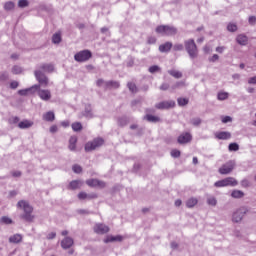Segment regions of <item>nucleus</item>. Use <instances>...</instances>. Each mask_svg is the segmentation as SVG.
Segmentation results:
<instances>
[{
    "instance_id": "f257e3e1",
    "label": "nucleus",
    "mask_w": 256,
    "mask_h": 256,
    "mask_svg": "<svg viewBox=\"0 0 256 256\" xmlns=\"http://www.w3.org/2000/svg\"><path fill=\"white\" fill-rule=\"evenodd\" d=\"M17 208L23 209L24 214L21 215V218L24 219V221H28V223L33 222L35 216L33 215V207L29 205V202L21 200L17 203Z\"/></svg>"
},
{
    "instance_id": "f03ea898",
    "label": "nucleus",
    "mask_w": 256,
    "mask_h": 256,
    "mask_svg": "<svg viewBox=\"0 0 256 256\" xmlns=\"http://www.w3.org/2000/svg\"><path fill=\"white\" fill-rule=\"evenodd\" d=\"M184 47L190 59H197V57H199V49H197V44H195L194 39L185 40Z\"/></svg>"
},
{
    "instance_id": "7ed1b4c3",
    "label": "nucleus",
    "mask_w": 256,
    "mask_h": 256,
    "mask_svg": "<svg viewBox=\"0 0 256 256\" xmlns=\"http://www.w3.org/2000/svg\"><path fill=\"white\" fill-rule=\"evenodd\" d=\"M247 213H249V208L247 206L237 208L232 214L233 223H241Z\"/></svg>"
},
{
    "instance_id": "20e7f679",
    "label": "nucleus",
    "mask_w": 256,
    "mask_h": 256,
    "mask_svg": "<svg viewBox=\"0 0 256 256\" xmlns=\"http://www.w3.org/2000/svg\"><path fill=\"white\" fill-rule=\"evenodd\" d=\"M156 33L163 36L177 35V28L169 25H160L156 27Z\"/></svg>"
},
{
    "instance_id": "39448f33",
    "label": "nucleus",
    "mask_w": 256,
    "mask_h": 256,
    "mask_svg": "<svg viewBox=\"0 0 256 256\" xmlns=\"http://www.w3.org/2000/svg\"><path fill=\"white\" fill-rule=\"evenodd\" d=\"M34 75L39 83L35 85H39V89H41V87H47V85H49V78L46 77L45 73H43L41 70H35Z\"/></svg>"
},
{
    "instance_id": "423d86ee",
    "label": "nucleus",
    "mask_w": 256,
    "mask_h": 256,
    "mask_svg": "<svg viewBox=\"0 0 256 256\" xmlns=\"http://www.w3.org/2000/svg\"><path fill=\"white\" fill-rule=\"evenodd\" d=\"M91 57H93V54L89 50H82L74 55V59L78 63H85V61H89Z\"/></svg>"
},
{
    "instance_id": "0eeeda50",
    "label": "nucleus",
    "mask_w": 256,
    "mask_h": 256,
    "mask_svg": "<svg viewBox=\"0 0 256 256\" xmlns=\"http://www.w3.org/2000/svg\"><path fill=\"white\" fill-rule=\"evenodd\" d=\"M105 141L103 138H95L93 141H90L86 143L85 145V151H95V149H98V147H101Z\"/></svg>"
},
{
    "instance_id": "6e6552de",
    "label": "nucleus",
    "mask_w": 256,
    "mask_h": 256,
    "mask_svg": "<svg viewBox=\"0 0 256 256\" xmlns=\"http://www.w3.org/2000/svg\"><path fill=\"white\" fill-rule=\"evenodd\" d=\"M37 90H39V85H33L30 88L19 90L18 95H21V97H27V95H35Z\"/></svg>"
},
{
    "instance_id": "1a4fd4ad",
    "label": "nucleus",
    "mask_w": 256,
    "mask_h": 256,
    "mask_svg": "<svg viewBox=\"0 0 256 256\" xmlns=\"http://www.w3.org/2000/svg\"><path fill=\"white\" fill-rule=\"evenodd\" d=\"M155 107L156 109H173V107H175V101H162L160 103H157Z\"/></svg>"
},
{
    "instance_id": "9d476101",
    "label": "nucleus",
    "mask_w": 256,
    "mask_h": 256,
    "mask_svg": "<svg viewBox=\"0 0 256 256\" xmlns=\"http://www.w3.org/2000/svg\"><path fill=\"white\" fill-rule=\"evenodd\" d=\"M94 231L98 235H105V233H109V226L98 223L94 226Z\"/></svg>"
},
{
    "instance_id": "9b49d317",
    "label": "nucleus",
    "mask_w": 256,
    "mask_h": 256,
    "mask_svg": "<svg viewBox=\"0 0 256 256\" xmlns=\"http://www.w3.org/2000/svg\"><path fill=\"white\" fill-rule=\"evenodd\" d=\"M86 184L89 187H100V189H104V187H106L105 182L97 179H89L86 181Z\"/></svg>"
},
{
    "instance_id": "f8f14e48",
    "label": "nucleus",
    "mask_w": 256,
    "mask_h": 256,
    "mask_svg": "<svg viewBox=\"0 0 256 256\" xmlns=\"http://www.w3.org/2000/svg\"><path fill=\"white\" fill-rule=\"evenodd\" d=\"M38 92V97L42 99V101H49L51 99V91L49 90H44L39 88L36 90Z\"/></svg>"
},
{
    "instance_id": "ddd939ff",
    "label": "nucleus",
    "mask_w": 256,
    "mask_h": 256,
    "mask_svg": "<svg viewBox=\"0 0 256 256\" xmlns=\"http://www.w3.org/2000/svg\"><path fill=\"white\" fill-rule=\"evenodd\" d=\"M191 139H193V136L189 132H185L178 137V143L185 145V143H190Z\"/></svg>"
},
{
    "instance_id": "4468645a",
    "label": "nucleus",
    "mask_w": 256,
    "mask_h": 256,
    "mask_svg": "<svg viewBox=\"0 0 256 256\" xmlns=\"http://www.w3.org/2000/svg\"><path fill=\"white\" fill-rule=\"evenodd\" d=\"M78 199H80V201H85V199L87 201H91V199H97V194L95 193L87 194L86 192H80L78 194Z\"/></svg>"
},
{
    "instance_id": "2eb2a0df",
    "label": "nucleus",
    "mask_w": 256,
    "mask_h": 256,
    "mask_svg": "<svg viewBox=\"0 0 256 256\" xmlns=\"http://www.w3.org/2000/svg\"><path fill=\"white\" fill-rule=\"evenodd\" d=\"M73 238L71 237H66L61 241V247L63 249H71V247H73Z\"/></svg>"
},
{
    "instance_id": "dca6fc26",
    "label": "nucleus",
    "mask_w": 256,
    "mask_h": 256,
    "mask_svg": "<svg viewBox=\"0 0 256 256\" xmlns=\"http://www.w3.org/2000/svg\"><path fill=\"white\" fill-rule=\"evenodd\" d=\"M83 116L86 117L87 119H93V108H91V104H86L84 111H83Z\"/></svg>"
},
{
    "instance_id": "f3484780",
    "label": "nucleus",
    "mask_w": 256,
    "mask_h": 256,
    "mask_svg": "<svg viewBox=\"0 0 256 256\" xmlns=\"http://www.w3.org/2000/svg\"><path fill=\"white\" fill-rule=\"evenodd\" d=\"M172 47H173V43L166 42L159 46V51H160V53H169V51H171Z\"/></svg>"
},
{
    "instance_id": "a211bd4d",
    "label": "nucleus",
    "mask_w": 256,
    "mask_h": 256,
    "mask_svg": "<svg viewBox=\"0 0 256 256\" xmlns=\"http://www.w3.org/2000/svg\"><path fill=\"white\" fill-rule=\"evenodd\" d=\"M236 41H237V44L238 45H247V43H249V38H247L246 35L244 34H239L237 37H236Z\"/></svg>"
},
{
    "instance_id": "6ab92c4d",
    "label": "nucleus",
    "mask_w": 256,
    "mask_h": 256,
    "mask_svg": "<svg viewBox=\"0 0 256 256\" xmlns=\"http://www.w3.org/2000/svg\"><path fill=\"white\" fill-rule=\"evenodd\" d=\"M115 241H118V242L123 241V236L121 235L107 236L104 240V243H114Z\"/></svg>"
},
{
    "instance_id": "aec40b11",
    "label": "nucleus",
    "mask_w": 256,
    "mask_h": 256,
    "mask_svg": "<svg viewBox=\"0 0 256 256\" xmlns=\"http://www.w3.org/2000/svg\"><path fill=\"white\" fill-rule=\"evenodd\" d=\"M237 185H239V182L235 178L233 177L225 178L226 187H237Z\"/></svg>"
},
{
    "instance_id": "412c9836",
    "label": "nucleus",
    "mask_w": 256,
    "mask_h": 256,
    "mask_svg": "<svg viewBox=\"0 0 256 256\" xmlns=\"http://www.w3.org/2000/svg\"><path fill=\"white\" fill-rule=\"evenodd\" d=\"M53 65L52 64H42L38 71H41L42 73H53Z\"/></svg>"
},
{
    "instance_id": "4be33fe9",
    "label": "nucleus",
    "mask_w": 256,
    "mask_h": 256,
    "mask_svg": "<svg viewBox=\"0 0 256 256\" xmlns=\"http://www.w3.org/2000/svg\"><path fill=\"white\" fill-rule=\"evenodd\" d=\"M32 125H33V121L31 120H23L18 123L19 129H31Z\"/></svg>"
},
{
    "instance_id": "5701e85b",
    "label": "nucleus",
    "mask_w": 256,
    "mask_h": 256,
    "mask_svg": "<svg viewBox=\"0 0 256 256\" xmlns=\"http://www.w3.org/2000/svg\"><path fill=\"white\" fill-rule=\"evenodd\" d=\"M236 165L237 163L235 162V160L228 161L225 166V173H231V171L235 169Z\"/></svg>"
},
{
    "instance_id": "b1692460",
    "label": "nucleus",
    "mask_w": 256,
    "mask_h": 256,
    "mask_svg": "<svg viewBox=\"0 0 256 256\" xmlns=\"http://www.w3.org/2000/svg\"><path fill=\"white\" fill-rule=\"evenodd\" d=\"M120 84L118 81H107L105 83V89H119Z\"/></svg>"
},
{
    "instance_id": "393cba45",
    "label": "nucleus",
    "mask_w": 256,
    "mask_h": 256,
    "mask_svg": "<svg viewBox=\"0 0 256 256\" xmlns=\"http://www.w3.org/2000/svg\"><path fill=\"white\" fill-rule=\"evenodd\" d=\"M231 197L233 199H243L245 197V192H243L241 190H233L231 192Z\"/></svg>"
},
{
    "instance_id": "a878e982",
    "label": "nucleus",
    "mask_w": 256,
    "mask_h": 256,
    "mask_svg": "<svg viewBox=\"0 0 256 256\" xmlns=\"http://www.w3.org/2000/svg\"><path fill=\"white\" fill-rule=\"evenodd\" d=\"M21 241H23V235L21 234H14L9 237V243H21Z\"/></svg>"
},
{
    "instance_id": "bb28decb",
    "label": "nucleus",
    "mask_w": 256,
    "mask_h": 256,
    "mask_svg": "<svg viewBox=\"0 0 256 256\" xmlns=\"http://www.w3.org/2000/svg\"><path fill=\"white\" fill-rule=\"evenodd\" d=\"M168 73L171 77H174V79H181L183 77V73L176 69L168 70Z\"/></svg>"
},
{
    "instance_id": "cd10ccee",
    "label": "nucleus",
    "mask_w": 256,
    "mask_h": 256,
    "mask_svg": "<svg viewBox=\"0 0 256 256\" xmlns=\"http://www.w3.org/2000/svg\"><path fill=\"white\" fill-rule=\"evenodd\" d=\"M43 120L44 121H55V113L49 111V112H46L45 114H43L42 116Z\"/></svg>"
},
{
    "instance_id": "c85d7f7f",
    "label": "nucleus",
    "mask_w": 256,
    "mask_h": 256,
    "mask_svg": "<svg viewBox=\"0 0 256 256\" xmlns=\"http://www.w3.org/2000/svg\"><path fill=\"white\" fill-rule=\"evenodd\" d=\"M77 145V136H72L69 139V149L70 151H75Z\"/></svg>"
},
{
    "instance_id": "c756f323",
    "label": "nucleus",
    "mask_w": 256,
    "mask_h": 256,
    "mask_svg": "<svg viewBox=\"0 0 256 256\" xmlns=\"http://www.w3.org/2000/svg\"><path fill=\"white\" fill-rule=\"evenodd\" d=\"M197 203H199V201L197 200V198H190L186 201V206L191 209L193 207H195V205H197Z\"/></svg>"
},
{
    "instance_id": "7c9ffc66",
    "label": "nucleus",
    "mask_w": 256,
    "mask_h": 256,
    "mask_svg": "<svg viewBox=\"0 0 256 256\" xmlns=\"http://www.w3.org/2000/svg\"><path fill=\"white\" fill-rule=\"evenodd\" d=\"M146 119L147 121H149V123H159V121H161V118H159L158 116H154V115H146Z\"/></svg>"
},
{
    "instance_id": "2f4dec72",
    "label": "nucleus",
    "mask_w": 256,
    "mask_h": 256,
    "mask_svg": "<svg viewBox=\"0 0 256 256\" xmlns=\"http://www.w3.org/2000/svg\"><path fill=\"white\" fill-rule=\"evenodd\" d=\"M83 185V182L81 180H73L70 182V187L71 189H79Z\"/></svg>"
},
{
    "instance_id": "473e14b6",
    "label": "nucleus",
    "mask_w": 256,
    "mask_h": 256,
    "mask_svg": "<svg viewBox=\"0 0 256 256\" xmlns=\"http://www.w3.org/2000/svg\"><path fill=\"white\" fill-rule=\"evenodd\" d=\"M228 151H230V153L239 151V145L237 144V142L230 143L228 145Z\"/></svg>"
},
{
    "instance_id": "72a5a7b5",
    "label": "nucleus",
    "mask_w": 256,
    "mask_h": 256,
    "mask_svg": "<svg viewBox=\"0 0 256 256\" xmlns=\"http://www.w3.org/2000/svg\"><path fill=\"white\" fill-rule=\"evenodd\" d=\"M5 11H13L15 9V3L8 1L4 4Z\"/></svg>"
},
{
    "instance_id": "f704fd0d",
    "label": "nucleus",
    "mask_w": 256,
    "mask_h": 256,
    "mask_svg": "<svg viewBox=\"0 0 256 256\" xmlns=\"http://www.w3.org/2000/svg\"><path fill=\"white\" fill-rule=\"evenodd\" d=\"M129 123V118L127 117H121L118 119V125L119 127H125Z\"/></svg>"
},
{
    "instance_id": "c9c22d12",
    "label": "nucleus",
    "mask_w": 256,
    "mask_h": 256,
    "mask_svg": "<svg viewBox=\"0 0 256 256\" xmlns=\"http://www.w3.org/2000/svg\"><path fill=\"white\" fill-rule=\"evenodd\" d=\"M127 87L129 89V91H131V93H137V91H138L137 85H135V83H133V82H128Z\"/></svg>"
},
{
    "instance_id": "e433bc0d",
    "label": "nucleus",
    "mask_w": 256,
    "mask_h": 256,
    "mask_svg": "<svg viewBox=\"0 0 256 256\" xmlns=\"http://www.w3.org/2000/svg\"><path fill=\"white\" fill-rule=\"evenodd\" d=\"M19 121H21L19 117L11 116L8 120V123H10V125H17V123L19 124Z\"/></svg>"
},
{
    "instance_id": "4c0bfd02",
    "label": "nucleus",
    "mask_w": 256,
    "mask_h": 256,
    "mask_svg": "<svg viewBox=\"0 0 256 256\" xmlns=\"http://www.w3.org/2000/svg\"><path fill=\"white\" fill-rule=\"evenodd\" d=\"M0 223H3L4 225H11V223H13V220L7 216H3L0 219Z\"/></svg>"
},
{
    "instance_id": "58836bf2",
    "label": "nucleus",
    "mask_w": 256,
    "mask_h": 256,
    "mask_svg": "<svg viewBox=\"0 0 256 256\" xmlns=\"http://www.w3.org/2000/svg\"><path fill=\"white\" fill-rule=\"evenodd\" d=\"M52 42L56 45H58V43H61V34L56 33L52 36Z\"/></svg>"
},
{
    "instance_id": "ea45409f",
    "label": "nucleus",
    "mask_w": 256,
    "mask_h": 256,
    "mask_svg": "<svg viewBox=\"0 0 256 256\" xmlns=\"http://www.w3.org/2000/svg\"><path fill=\"white\" fill-rule=\"evenodd\" d=\"M191 125H193L194 127H199V125H201L202 121L201 118H192L190 120Z\"/></svg>"
},
{
    "instance_id": "a19ab883",
    "label": "nucleus",
    "mask_w": 256,
    "mask_h": 256,
    "mask_svg": "<svg viewBox=\"0 0 256 256\" xmlns=\"http://www.w3.org/2000/svg\"><path fill=\"white\" fill-rule=\"evenodd\" d=\"M207 203H208V205L215 207L217 205V199H215V197H213V196H209L207 198Z\"/></svg>"
},
{
    "instance_id": "79ce46f5",
    "label": "nucleus",
    "mask_w": 256,
    "mask_h": 256,
    "mask_svg": "<svg viewBox=\"0 0 256 256\" xmlns=\"http://www.w3.org/2000/svg\"><path fill=\"white\" fill-rule=\"evenodd\" d=\"M227 30L230 31V33H235V31H237V24L229 23L227 25Z\"/></svg>"
},
{
    "instance_id": "37998d69",
    "label": "nucleus",
    "mask_w": 256,
    "mask_h": 256,
    "mask_svg": "<svg viewBox=\"0 0 256 256\" xmlns=\"http://www.w3.org/2000/svg\"><path fill=\"white\" fill-rule=\"evenodd\" d=\"M73 131H81L83 129V125L80 122H75L72 124Z\"/></svg>"
},
{
    "instance_id": "c03bdc74",
    "label": "nucleus",
    "mask_w": 256,
    "mask_h": 256,
    "mask_svg": "<svg viewBox=\"0 0 256 256\" xmlns=\"http://www.w3.org/2000/svg\"><path fill=\"white\" fill-rule=\"evenodd\" d=\"M178 105L180 107H185L189 103V100L187 98H178Z\"/></svg>"
},
{
    "instance_id": "a18cd8bd",
    "label": "nucleus",
    "mask_w": 256,
    "mask_h": 256,
    "mask_svg": "<svg viewBox=\"0 0 256 256\" xmlns=\"http://www.w3.org/2000/svg\"><path fill=\"white\" fill-rule=\"evenodd\" d=\"M22 72H23V68H21V66H13L12 73L14 75H19Z\"/></svg>"
},
{
    "instance_id": "49530a36",
    "label": "nucleus",
    "mask_w": 256,
    "mask_h": 256,
    "mask_svg": "<svg viewBox=\"0 0 256 256\" xmlns=\"http://www.w3.org/2000/svg\"><path fill=\"white\" fill-rule=\"evenodd\" d=\"M181 87H185L184 81L176 82L175 84L172 85L171 89L175 90V89H179Z\"/></svg>"
},
{
    "instance_id": "de8ad7c7",
    "label": "nucleus",
    "mask_w": 256,
    "mask_h": 256,
    "mask_svg": "<svg viewBox=\"0 0 256 256\" xmlns=\"http://www.w3.org/2000/svg\"><path fill=\"white\" fill-rule=\"evenodd\" d=\"M161 71V67L154 65L149 68V73H159Z\"/></svg>"
},
{
    "instance_id": "09e8293b",
    "label": "nucleus",
    "mask_w": 256,
    "mask_h": 256,
    "mask_svg": "<svg viewBox=\"0 0 256 256\" xmlns=\"http://www.w3.org/2000/svg\"><path fill=\"white\" fill-rule=\"evenodd\" d=\"M29 6V1L27 0H19L18 7L25 8Z\"/></svg>"
},
{
    "instance_id": "8fccbe9b",
    "label": "nucleus",
    "mask_w": 256,
    "mask_h": 256,
    "mask_svg": "<svg viewBox=\"0 0 256 256\" xmlns=\"http://www.w3.org/2000/svg\"><path fill=\"white\" fill-rule=\"evenodd\" d=\"M147 43L149 45H155L157 43V38H155V36H150L148 37Z\"/></svg>"
},
{
    "instance_id": "3c124183",
    "label": "nucleus",
    "mask_w": 256,
    "mask_h": 256,
    "mask_svg": "<svg viewBox=\"0 0 256 256\" xmlns=\"http://www.w3.org/2000/svg\"><path fill=\"white\" fill-rule=\"evenodd\" d=\"M72 169H73L74 173H81V171H83V168L80 165H77V164L74 165L72 167Z\"/></svg>"
},
{
    "instance_id": "603ef678",
    "label": "nucleus",
    "mask_w": 256,
    "mask_h": 256,
    "mask_svg": "<svg viewBox=\"0 0 256 256\" xmlns=\"http://www.w3.org/2000/svg\"><path fill=\"white\" fill-rule=\"evenodd\" d=\"M7 79H9V74L7 72L0 74V81H7Z\"/></svg>"
},
{
    "instance_id": "864d4df0",
    "label": "nucleus",
    "mask_w": 256,
    "mask_h": 256,
    "mask_svg": "<svg viewBox=\"0 0 256 256\" xmlns=\"http://www.w3.org/2000/svg\"><path fill=\"white\" fill-rule=\"evenodd\" d=\"M171 155H172V157L177 159V157H181V151H179V150H172L171 151Z\"/></svg>"
},
{
    "instance_id": "5fc2aeb1",
    "label": "nucleus",
    "mask_w": 256,
    "mask_h": 256,
    "mask_svg": "<svg viewBox=\"0 0 256 256\" xmlns=\"http://www.w3.org/2000/svg\"><path fill=\"white\" fill-rule=\"evenodd\" d=\"M173 49H174V51H183L184 46H183V44H175L173 46Z\"/></svg>"
},
{
    "instance_id": "6e6d98bb",
    "label": "nucleus",
    "mask_w": 256,
    "mask_h": 256,
    "mask_svg": "<svg viewBox=\"0 0 256 256\" xmlns=\"http://www.w3.org/2000/svg\"><path fill=\"white\" fill-rule=\"evenodd\" d=\"M105 83H107V81H105L103 79H99V80H97L96 85L98 87H104V89H105Z\"/></svg>"
},
{
    "instance_id": "4d7b16f0",
    "label": "nucleus",
    "mask_w": 256,
    "mask_h": 256,
    "mask_svg": "<svg viewBox=\"0 0 256 256\" xmlns=\"http://www.w3.org/2000/svg\"><path fill=\"white\" fill-rule=\"evenodd\" d=\"M248 22L249 25H256V16H249Z\"/></svg>"
},
{
    "instance_id": "13d9d810",
    "label": "nucleus",
    "mask_w": 256,
    "mask_h": 256,
    "mask_svg": "<svg viewBox=\"0 0 256 256\" xmlns=\"http://www.w3.org/2000/svg\"><path fill=\"white\" fill-rule=\"evenodd\" d=\"M248 85H256V75L248 79Z\"/></svg>"
},
{
    "instance_id": "bf43d9fd",
    "label": "nucleus",
    "mask_w": 256,
    "mask_h": 256,
    "mask_svg": "<svg viewBox=\"0 0 256 256\" xmlns=\"http://www.w3.org/2000/svg\"><path fill=\"white\" fill-rule=\"evenodd\" d=\"M77 213H79V215H89V210H85V209H79L77 210Z\"/></svg>"
},
{
    "instance_id": "052dcab7",
    "label": "nucleus",
    "mask_w": 256,
    "mask_h": 256,
    "mask_svg": "<svg viewBox=\"0 0 256 256\" xmlns=\"http://www.w3.org/2000/svg\"><path fill=\"white\" fill-rule=\"evenodd\" d=\"M216 187H225V180H220L215 182L214 184Z\"/></svg>"
},
{
    "instance_id": "680f3d73",
    "label": "nucleus",
    "mask_w": 256,
    "mask_h": 256,
    "mask_svg": "<svg viewBox=\"0 0 256 256\" xmlns=\"http://www.w3.org/2000/svg\"><path fill=\"white\" fill-rule=\"evenodd\" d=\"M249 185H250L249 180L243 179V180L241 181V186H242V187L247 188V187H249Z\"/></svg>"
},
{
    "instance_id": "e2e57ef3",
    "label": "nucleus",
    "mask_w": 256,
    "mask_h": 256,
    "mask_svg": "<svg viewBox=\"0 0 256 256\" xmlns=\"http://www.w3.org/2000/svg\"><path fill=\"white\" fill-rule=\"evenodd\" d=\"M10 87H11V89H17V87H19V82H17V81H12V82L10 83Z\"/></svg>"
},
{
    "instance_id": "0e129e2a",
    "label": "nucleus",
    "mask_w": 256,
    "mask_h": 256,
    "mask_svg": "<svg viewBox=\"0 0 256 256\" xmlns=\"http://www.w3.org/2000/svg\"><path fill=\"white\" fill-rule=\"evenodd\" d=\"M12 177H21L23 175L21 171H12L11 172Z\"/></svg>"
},
{
    "instance_id": "69168bd1",
    "label": "nucleus",
    "mask_w": 256,
    "mask_h": 256,
    "mask_svg": "<svg viewBox=\"0 0 256 256\" xmlns=\"http://www.w3.org/2000/svg\"><path fill=\"white\" fill-rule=\"evenodd\" d=\"M216 138L217 139H225V132L216 133Z\"/></svg>"
},
{
    "instance_id": "338daca9",
    "label": "nucleus",
    "mask_w": 256,
    "mask_h": 256,
    "mask_svg": "<svg viewBox=\"0 0 256 256\" xmlns=\"http://www.w3.org/2000/svg\"><path fill=\"white\" fill-rule=\"evenodd\" d=\"M203 50L204 53H211L213 51V49L209 45H206Z\"/></svg>"
},
{
    "instance_id": "774afa93",
    "label": "nucleus",
    "mask_w": 256,
    "mask_h": 256,
    "mask_svg": "<svg viewBox=\"0 0 256 256\" xmlns=\"http://www.w3.org/2000/svg\"><path fill=\"white\" fill-rule=\"evenodd\" d=\"M167 89H169V84L167 83H164L160 86L161 91H167Z\"/></svg>"
}]
</instances>
